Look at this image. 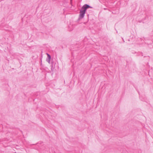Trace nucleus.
<instances>
[{
	"instance_id": "obj_1",
	"label": "nucleus",
	"mask_w": 153,
	"mask_h": 153,
	"mask_svg": "<svg viewBox=\"0 0 153 153\" xmlns=\"http://www.w3.org/2000/svg\"><path fill=\"white\" fill-rule=\"evenodd\" d=\"M92 7L87 4H85L82 7L81 10L86 12V10L89 8H92Z\"/></svg>"
},
{
	"instance_id": "obj_2",
	"label": "nucleus",
	"mask_w": 153,
	"mask_h": 153,
	"mask_svg": "<svg viewBox=\"0 0 153 153\" xmlns=\"http://www.w3.org/2000/svg\"><path fill=\"white\" fill-rule=\"evenodd\" d=\"M85 12L84 11H83L82 10H81L80 11V14L79 15V18L82 19L83 18L85 14Z\"/></svg>"
},
{
	"instance_id": "obj_3",
	"label": "nucleus",
	"mask_w": 153,
	"mask_h": 153,
	"mask_svg": "<svg viewBox=\"0 0 153 153\" xmlns=\"http://www.w3.org/2000/svg\"><path fill=\"white\" fill-rule=\"evenodd\" d=\"M47 58L46 59V61L49 63H50L51 57V56L48 53H47Z\"/></svg>"
},
{
	"instance_id": "obj_4",
	"label": "nucleus",
	"mask_w": 153,
	"mask_h": 153,
	"mask_svg": "<svg viewBox=\"0 0 153 153\" xmlns=\"http://www.w3.org/2000/svg\"><path fill=\"white\" fill-rule=\"evenodd\" d=\"M72 30H73V29H70V30H69V31H71Z\"/></svg>"
}]
</instances>
